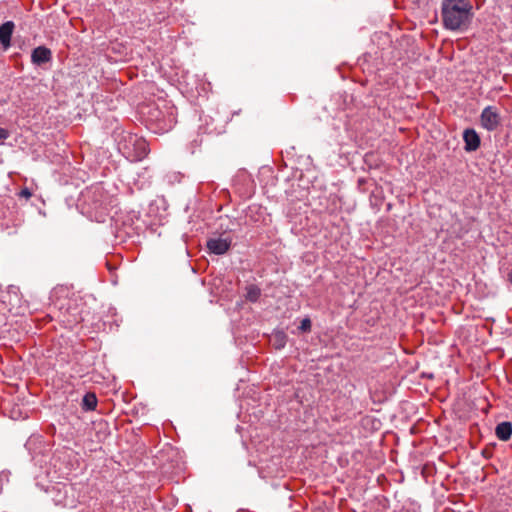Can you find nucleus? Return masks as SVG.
Wrapping results in <instances>:
<instances>
[{"instance_id":"f257e3e1","label":"nucleus","mask_w":512,"mask_h":512,"mask_svg":"<svg viewBox=\"0 0 512 512\" xmlns=\"http://www.w3.org/2000/svg\"><path fill=\"white\" fill-rule=\"evenodd\" d=\"M473 18L474 11L470 0H442L441 20L446 30L464 32L470 27Z\"/></svg>"},{"instance_id":"f03ea898","label":"nucleus","mask_w":512,"mask_h":512,"mask_svg":"<svg viewBox=\"0 0 512 512\" xmlns=\"http://www.w3.org/2000/svg\"><path fill=\"white\" fill-rule=\"evenodd\" d=\"M139 120L155 132H167L176 123L175 108L165 101L142 103L137 107Z\"/></svg>"},{"instance_id":"7ed1b4c3","label":"nucleus","mask_w":512,"mask_h":512,"mask_svg":"<svg viewBox=\"0 0 512 512\" xmlns=\"http://www.w3.org/2000/svg\"><path fill=\"white\" fill-rule=\"evenodd\" d=\"M481 126L487 131H494L501 123L498 109L494 106L485 107L480 115Z\"/></svg>"},{"instance_id":"20e7f679","label":"nucleus","mask_w":512,"mask_h":512,"mask_svg":"<svg viewBox=\"0 0 512 512\" xmlns=\"http://www.w3.org/2000/svg\"><path fill=\"white\" fill-rule=\"evenodd\" d=\"M206 246L211 253L222 255L229 250L231 241L223 238H211L207 241Z\"/></svg>"},{"instance_id":"39448f33","label":"nucleus","mask_w":512,"mask_h":512,"mask_svg":"<svg viewBox=\"0 0 512 512\" xmlns=\"http://www.w3.org/2000/svg\"><path fill=\"white\" fill-rule=\"evenodd\" d=\"M52 60V52L45 46H38L32 50L31 61L35 65H43Z\"/></svg>"},{"instance_id":"423d86ee","label":"nucleus","mask_w":512,"mask_h":512,"mask_svg":"<svg viewBox=\"0 0 512 512\" xmlns=\"http://www.w3.org/2000/svg\"><path fill=\"white\" fill-rule=\"evenodd\" d=\"M464 149L467 152L476 151L480 146V137L474 129L468 128L463 132Z\"/></svg>"},{"instance_id":"0eeeda50","label":"nucleus","mask_w":512,"mask_h":512,"mask_svg":"<svg viewBox=\"0 0 512 512\" xmlns=\"http://www.w3.org/2000/svg\"><path fill=\"white\" fill-rule=\"evenodd\" d=\"M15 28V24L12 21H6L0 25V44L4 50H7L11 46V37Z\"/></svg>"},{"instance_id":"6e6552de","label":"nucleus","mask_w":512,"mask_h":512,"mask_svg":"<svg viewBox=\"0 0 512 512\" xmlns=\"http://www.w3.org/2000/svg\"><path fill=\"white\" fill-rule=\"evenodd\" d=\"M133 147L136 161H141L149 152V145L143 138H137L133 143Z\"/></svg>"},{"instance_id":"1a4fd4ad","label":"nucleus","mask_w":512,"mask_h":512,"mask_svg":"<svg viewBox=\"0 0 512 512\" xmlns=\"http://www.w3.org/2000/svg\"><path fill=\"white\" fill-rule=\"evenodd\" d=\"M137 178H134V185L138 190H143L151 184V172L148 168H143L141 172H137Z\"/></svg>"},{"instance_id":"9d476101","label":"nucleus","mask_w":512,"mask_h":512,"mask_svg":"<svg viewBox=\"0 0 512 512\" xmlns=\"http://www.w3.org/2000/svg\"><path fill=\"white\" fill-rule=\"evenodd\" d=\"M495 434L499 440L508 441L512 435L511 422L505 421L499 423L495 428Z\"/></svg>"},{"instance_id":"9b49d317","label":"nucleus","mask_w":512,"mask_h":512,"mask_svg":"<svg viewBox=\"0 0 512 512\" xmlns=\"http://www.w3.org/2000/svg\"><path fill=\"white\" fill-rule=\"evenodd\" d=\"M97 397L94 393L88 392L82 399V409L84 411H93L97 406Z\"/></svg>"},{"instance_id":"f8f14e48","label":"nucleus","mask_w":512,"mask_h":512,"mask_svg":"<svg viewBox=\"0 0 512 512\" xmlns=\"http://www.w3.org/2000/svg\"><path fill=\"white\" fill-rule=\"evenodd\" d=\"M245 297L250 302H257L261 296V289L254 284L248 285L246 288Z\"/></svg>"},{"instance_id":"ddd939ff","label":"nucleus","mask_w":512,"mask_h":512,"mask_svg":"<svg viewBox=\"0 0 512 512\" xmlns=\"http://www.w3.org/2000/svg\"><path fill=\"white\" fill-rule=\"evenodd\" d=\"M311 326H312V323H311L310 318L305 317L304 319H302L300 326L298 327V330L301 333H308L311 331Z\"/></svg>"},{"instance_id":"4468645a","label":"nucleus","mask_w":512,"mask_h":512,"mask_svg":"<svg viewBox=\"0 0 512 512\" xmlns=\"http://www.w3.org/2000/svg\"><path fill=\"white\" fill-rule=\"evenodd\" d=\"M276 339H277L276 347L278 349L283 348L286 344V335L283 332H279L276 334Z\"/></svg>"},{"instance_id":"2eb2a0df","label":"nucleus","mask_w":512,"mask_h":512,"mask_svg":"<svg viewBox=\"0 0 512 512\" xmlns=\"http://www.w3.org/2000/svg\"><path fill=\"white\" fill-rule=\"evenodd\" d=\"M135 453L137 454L136 458L140 460V462H142L143 460V456L145 454V445L142 443L140 444L136 450H135Z\"/></svg>"},{"instance_id":"dca6fc26","label":"nucleus","mask_w":512,"mask_h":512,"mask_svg":"<svg viewBox=\"0 0 512 512\" xmlns=\"http://www.w3.org/2000/svg\"><path fill=\"white\" fill-rule=\"evenodd\" d=\"M18 196L20 198L29 199L32 196V192L29 188L25 187L18 193Z\"/></svg>"},{"instance_id":"f3484780","label":"nucleus","mask_w":512,"mask_h":512,"mask_svg":"<svg viewBox=\"0 0 512 512\" xmlns=\"http://www.w3.org/2000/svg\"><path fill=\"white\" fill-rule=\"evenodd\" d=\"M97 193H100V188L99 187L90 188V189H87L85 193H83V197L84 198H88L91 195H96Z\"/></svg>"},{"instance_id":"a211bd4d","label":"nucleus","mask_w":512,"mask_h":512,"mask_svg":"<svg viewBox=\"0 0 512 512\" xmlns=\"http://www.w3.org/2000/svg\"><path fill=\"white\" fill-rule=\"evenodd\" d=\"M10 136V133L7 129L0 128V142L6 140Z\"/></svg>"},{"instance_id":"6ab92c4d","label":"nucleus","mask_w":512,"mask_h":512,"mask_svg":"<svg viewBox=\"0 0 512 512\" xmlns=\"http://www.w3.org/2000/svg\"><path fill=\"white\" fill-rule=\"evenodd\" d=\"M126 235H127V233H126L125 229L123 228V229H120V230L117 232L116 237H118V238H120V239H124Z\"/></svg>"},{"instance_id":"aec40b11","label":"nucleus","mask_w":512,"mask_h":512,"mask_svg":"<svg viewBox=\"0 0 512 512\" xmlns=\"http://www.w3.org/2000/svg\"><path fill=\"white\" fill-rule=\"evenodd\" d=\"M507 280L512 284V270L508 273Z\"/></svg>"},{"instance_id":"412c9836","label":"nucleus","mask_w":512,"mask_h":512,"mask_svg":"<svg viewBox=\"0 0 512 512\" xmlns=\"http://www.w3.org/2000/svg\"><path fill=\"white\" fill-rule=\"evenodd\" d=\"M482 454L487 458L490 457V453H488L486 450H484Z\"/></svg>"},{"instance_id":"4be33fe9","label":"nucleus","mask_w":512,"mask_h":512,"mask_svg":"<svg viewBox=\"0 0 512 512\" xmlns=\"http://www.w3.org/2000/svg\"><path fill=\"white\" fill-rule=\"evenodd\" d=\"M7 200H8V201H12V199H10V198H4L2 202L4 203V202H6Z\"/></svg>"},{"instance_id":"5701e85b","label":"nucleus","mask_w":512,"mask_h":512,"mask_svg":"<svg viewBox=\"0 0 512 512\" xmlns=\"http://www.w3.org/2000/svg\"><path fill=\"white\" fill-rule=\"evenodd\" d=\"M107 266H108V268H109L110 270L112 269V266H111L110 262H107Z\"/></svg>"},{"instance_id":"b1692460","label":"nucleus","mask_w":512,"mask_h":512,"mask_svg":"<svg viewBox=\"0 0 512 512\" xmlns=\"http://www.w3.org/2000/svg\"><path fill=\"white\" fill-rule=\"evenodd\" d=\"M81 512H90L89 510H86V511H81Z\"/></svg>"}]
</instances>
